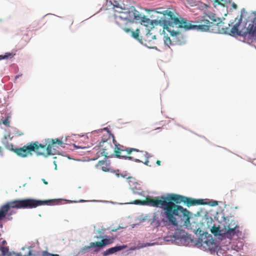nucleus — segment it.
<instances>
[{
    "label": "nucleus",
    "mask_w": 256,
    "mask_h": 256,
    "mask_svg": "<svg viewBox=\"0 0 256 256\" xmlns=\"http://www.w3.org/2000/svg\"><path fill=\"white\" fill-rule=\"evenodd\" d=\"M102 170H104V172L108 171V169L106 167H105V166H102Z\"/></svg>",
    "instance_id": "obj_27"
},
{
    "label": "nucleus",
    "mask_w": 256,
    "mask_h": 256,
    "mask_svg": "<svg viewBox=\"0 0 256 256\" xmlns=\"http://www.w3.org/2000/svg\"><path fill=\"white\" fill-rule=\"evenodd\" d=\"M136 150H133L130 160H132L136 162H142L145 164L152 166V164H150L148 160V154L147 152L143 150H140L138 149L134 148Z\"/></svg>",
    "instance_id": "obj_7"
},
{
    "label": "nucleus",
    "mask_w": 256,
    "mask_h": 256,
    "mask_svg": "<svg viewBox=\"0 0 256 256\" xmlns=\"http://www.w3.org/2000/svg\"><path fill=\"white\" fill-rule=\"evenodd\" d=\"M212 18L213 22H211L212 23V32L214 33H226L227 32V27L220 18L217 17L214 14V16H212Z\"/></svg>",
    "instance_id": "obj_10"
},
{
    "label": "nucleus",
    "mask_w": 256,
    "mask_h": 256,
    "mask_svg": "<svg viewBox=\"0 0 256 256\" xmlns=\"http://www.w3.org/2000/svg\"><path fill=\"white\" fill-rule=\"evenodd\" d=\"M214 14L208 13L204 16L200 20L196 22L198 24H194V22L188 21L186 19L182 18L178 28H183L185 30H196L202 32L210 31L212 32V16Z\"/></svg>",
    "instance_id": "obj_5"
},
{
    "label": "nucleus",
    "mask_w": 256,
    "mask_h": 256,
    "mask_svg": "<svg viewBox=\"0 0 256 256\" xmlns=\"http://www.w3.org/2000/svg\"><path fill=\"white\" fill-rule=\"evenodd\" d=\"M174 26L176 27L175 25H168L164 27V31L166 30L170 33L172 38V40L173 42L175 43V44H182L185 42L184 38L180 32L174 30Z\"/></svg>",
    "instance_id": "obj_9"
},
{
    "label": "nucleus",
    "mask_w": 256,
    "mask_h": 256,
    "mask_svg": "<svg viewBox=\"0 0 256 256\" xmlns=\"http://www.w3.org/2000/svg\"><path fill=\"white\" fill-rule=\"evenodd\" d=\"M156 163L158 165L160 166L161 162L160 160H157Z\"/></svg>",
    "instance_id": "obj_29"
},
{
    "label": "nucleus",
    "mask_w": 256,
    "mask_h": 256,
    "mask_svg": "<svg viewBox=\"0 0 256 256\" xmlns=\"http://www.w3.org/2000/svg\"><path fill=\"white\" fill-rule=\"evenodd\" d=\"M42 182H43L45 184H48V182H46L44 179L42 178Z\"/></svg>",
    "instance_id": "obj_28"
},
{
    "label": "nucleus",
    "mask_w": 256,
    "mask_h": 256,
    "mask_svg": "<svg viewBox=\"0 0 256 256\" xmlns=\"http://www.w3.org/2000/svg\"><path fill=\"white\" fill-rule=\"evenodd\" d=\"M52 254L49 253L47 251H44L42 252V256H52Z\"/></svg>",
    "instance_id": "obj_25"
},
{
    "label": "nucleus",
    "mask_w": 256,
    "mask_h": 256,
    "mask_svg": "<svg viewBox=\"0 0 256 256\" xmlns=\"http://www.w3.org/2000/svg\"><path fill=\"white\" fill-rule=\"evenodd\" d=\"M2 230H0V236H1V235H2Z\"/></svg>",
    "instance_id": "obj_37"
},
{
    "label": "nucleus",
    "mask_w": 256,
    "mask_h": 256,
    "mask_svg": "<svg viewBox=\"0 0 256 256\" xmlns=\"http://www.w3.org/2000/svg\"><path fill=\"white\" fill-rule=\"evenodd\" d=\"M148 32L146 34L145 40L146 41H150L152 40H154L156 38V36L153 35L152 32H151L150 30L148 29Z\"/></svg>",
    "instance_id": "obj_17"
},
{
    "label": "nucleus",
    "mask_w": 256,
    "mask_h": 256,
    "mask_svg": "<svg viewBox=\"0 0 256 256\" xmlns=\"http://www.w3.org/2000/svg\"><path fill=\"white\" fill-rule=\"evenodd\" d=\"M228 228H232L233 229H236L238 227V225L236 224L234 220H232L230 222V224L228 225Z\"/></svg>",
    "instance_id": "obj_21"
},
{
    "label": "nucleus",
    "mask_w": 256,
    "mask_h": 256,
    "mask_svg": "<svg viewBox=\"0 0 256 256\" xmlns=\"http://www.w3.org/2000/svg\"><path fill=\"white\" fill-rule=\"evenodd\" d=\"M113 242L112 238H106L102 240L100 242H92L88 246H85L84 248V250L90 249L92 248H95L94 251L98 252L100 248L108 245Z\"/></svg>",
    "instance_id": "obj_13"
},
{
    "label": "nucleus",
    "mask_w": 256,
    "mask_h": 256,
    "mask_svg": "<svg viewBox=\"0 0 256 256\" xmlns=\"http://www.w3.org/2000/svg\"><path fill=\"white\" fill-rule=\"evenodd\" d=\"M233 7H234V8H236V5L235 4H233Z\"/></svg>",
    "instance_id": "obj_34"
},
{
    "label": "nucleus",
    "mask_w": 256,
    "mask_h": 256,
    "mask_svg": "<svg viewBox=\"0 0 256 256\" xmlns=\"http://www.w3.org/2000/svg\"><path fill=\"white\" fill-rule=\"evenodd\" d=\"M246 33L251 38L256 36V25L254 26L253 24H250L247 28Z\"/></svg>",
    "instance_id": "obj_15"
},
{
    "label": "nucleus",
    "mask_w": 256,
    "mask_h": 256,
    "mask_svg": "<svg viewBox=\"0 0 256 256\" xmlns=\"http://www.w3.org/2000/svg\"><path fill=\"white\" fill-rule=\"evenodd\" d=\"M214 204H212V206H214V205L218 204V202H217L214 201Z\"/></svg>",
    "instance_id": "obj_33"
},
{
    "label": "nucleus",
    "mask_w": 256,
    "mask_h": 256,
    "mask_svg": "<svg viewBox=\"0 0 256 256\" xmlns=\"http://www.w3.org/2000/svg\"><path fill=\"white\" fill-rule=\"evenodd\" d=\"M124 246H116L113 248H111L106 250L103 252L104 256H108L115 253L116 252H118L124 248Z\"/></svg>",
    "instance_id": "obj_14"
},
{
    "label": "nucleus",
    "mask_w": 256,
    "mask_h": 256,
    "mask_svg": "<svg viewBox=\"0 0 256 256\" xmlns=\"http://www.w3.org/2000/svg\"><path fill=\"white\" fill-rule=\"evenodd\" d=\"M214 2L218 3V4H222L218 0H214Z\"/></svg>",
    "instance_id": "obj_30"
},
{
    "label": "nucleus",
    "mask_w": 256,
    "mask_h": 256,
    "mask_svg": "<svg viewBox=\"0 0 256 256\" xmlns=\"http://www.w3.org/2000/svg\"><path fill=\"white\" fill-rule=\"evenodd\" d=\"M6 148L15 152L18 156L25 158L28 156L29 154L32 155V152H27L26 148L30 146V143L27 144L26 146H24L22 148H14V146L12 144L7 143L4 144Z\"/></svg>",
    "instance_id": "obj_11"
},
{
    "label": "nucleus",
    "mask_w": 256,
    "mask_h": 256,
    "mask_svg": "<svg viewBox=\"0 0 256 256\" xmlns=\"http://www.w3.org/2000/svg\"><path fill=\"white\" fill-rule=\"evenodd\" d=\"M133 150H136L134 148H127L120 144H116L114 149L116 158L128 160L133 152Z\"/></svg>",
    "instance_id": "obj_8"
},
{
    "label": "nucleus",
    "mask_w": 256,
    "mask_h": 256,
    "mask_svg": "<svg viewBox=\"0 0 256 256\" xmlns=\"http://www.w3.org/2000/svg\"><path fill=\"white\" fill-rule=\"evenodd\" d=\"M184 202L188 206L196 205L206 204L204 200H195L183 196L176 194H168L166 196H162L159 199L158 198H146V200H135L132 203L136 204L147 205L156 208H160L164 211V214L168 222L172 225L178 226L176 216H184L186 218V223L189 222V212L182 206L178 205Z\"/></svg>",
    "instance_id": "obj_1"
},
{
    "label": "nucleus",
    "mask_w": 256,
    "mask_h": 256,
    "mask_svg": "<svg viewBox=\"0 0 256 256\" xmlns=\"http://www.w3.org/2000/svg\"><path fill=\"white\" fill-rule=\"evenodd\" d=\"M156 12L157 13L162 14V16L160 17L159 20L152 21L150 20V23L152 26H153L154 23L156 24L158 23L160 25H163L164 27L168 25H175L176 28H178L182 18H178L176 16V14L172 8L164 10L162 8H158L156 9Z\"/></svg>",
    "instance_id": "obj_6"
},
{
    "label": "nucleus",
    "mask_w": 256,
    "mask_h": 256,
    "mask_svg": "<svg viewBox=\"0 0 256 256\" xmlns=\"http://www.w3.org/2000/svg\"><path fill=\"white\" fill-rule=\"evenodd\" d=\"M8 120H5L4 122H3V124H7L8 123Z\"/></svg>",
    "instance_id": "obj_31"
},
{
    "label": "nucleus",
    "mask_w": 256,
    "mask_h": 256,
    "mask_svg": "<svg viewBox=\"0 0 256 256\" xmlns=\"http://www.w3.org/2000/svg\"><path fill=\"white\" fill-rule=\"evenodd\" d=\"M146 245H147V246H150V244H146Z\"/></svg>",
    "instance_id": "obj_38"
},
{
    "label": "nucleus",
    "mask_w": 256,
    "mask_h": 256,
    "mask_svg": "<svg viewBox=\"0 0 256 256\" xmlns=\"http://www.w3.org/2000/svg\"><path fill=\"white\" fill-rule=\"evenodd\" d=\"M1 251L2 253L3 256H6L9 253L8 248L7 247H2Z\"/></svg>",
    "instance_id": "obj_23"
},
{
    "label": "nucleus",
    "mask_w": 256,
    "mask_h": 256,
    "mask_svg": "<svg viewBox=\"0 0 256 256\" xmlns=\"http://www.w3.org/2000/svg\"><path fill=\"white\" fill-rule=\"evenodd\" d=\"M238 24H236L232 27L231 29V32L234 34H238V35H240V32L238 30Z\"/></svg>",
    "instance_id": "obj_20"
},
{
    "label": "nucleus",
    "mask_w": 256,
    "mask_h": 256,
    "mask_svg": "<svg viewBox=\"0 0 256 256\" xmlns=\"http://www.w3.org/2000/svg\"><path fill=\"white\" fill-rule=\"evenodd\" d=\"M164 44L168 46H170V45L175 44L174 42H173L172 40V38H170V37L168 36H164Z\"/></svg>",
    "instance_id": "obj_19"
},
{
    "label": "nucleus",
    "mask_w": 256,
    "mask_h": 256,
    "mask_svg": "<svg viewBox=\"0 0 256 256\" xmlns=\"http://www.w3.org/2000/svg\"><path fill=\"white\" fill-rule=\"evenodd\" d=\"M236 234V229L232 228H228V230L225 232V234L228 238H230Z\"/></svg>",
    "instance_id": "obj_18"
},
{
    "label": "nucleus",
    "mask_w": 256,
    "mask_h": 256,
    "mask_svg": "<svg viewBox=\"0 0 256 256\" xmlns=\"http://www.w3.org/2000/svg\"><path fill=\"white\" fill-rule=\"evenodd\" d=\"M99 163H100V164H104V161H100Z\"/></svg>",
    "instance_id": "obj_35"
},
{
    "label": "nucleus",
    "mask_w": 256,
    "mask_h": 256,
    "mask_svg": "<svg viewBox=\"0 0 256 256\" xmlns=\"http://www.w3.org/2000/svg\"><path fill=\"white\" fill-rule=\"evenodd\" d=\"M6 242V241H5V240H4V241L2 242V244H4Z\"/></svg>",
    "instance_id": "obj_36"
},
{
    "label": "nucleus",
    "mask_w": 256,
    "mask_h": 256,
    "mask_svg": "<svg viewBox=\"0 0 256 256\" xmlns=\"http://www.w3.org/2000/svg\"><path fill=\"white\" fill-rule=\"evenodd\" d=\"M52 256H60L58 254H52Z\"/></svg>",
    "instance_id": "obj_32"
},
{
    "label": "nucleus",
    "mask_w": 256,
    "mask_h": 256,
    "mask_svg": "<svg viewBox=\"0 0 256 256\" xmlns=\"http://www.w3.org/2000/svg\"><path fill=\"white\" fill-rule=\"evenodd\" d=\"M210 231L215 236L222 235L221 230H220V228L217 227L214 225L212 226Z\"/></svg>",
    "instance_id": "obj_16"
},
{
    "label": "nucleus",
    "mask_w": 256,
    "mask_h": 256,
    "mask_svg": "<svg viewBox=\"0 0 256 256\" xmlns=\"http://www.w3.org/2000/svg\"><path fill=\"white\" fill-rule=\"evenodd\" d=\"M13 54L12 53H6L4 55H0V60H2V59L7 58L9 57H12Z\"/></svg>",
    "instance_id": "obj_22"
},
{
    "label": "nucleus",
    "mask_w": 256,
    "mask_h": 256,
    "mask_svg": "<svg viewBox=\"0 0 256 256\" xmlns=\"http://www.w3.org/2000/svg\"><path fill=\"white\" fill-rule=\"evenodd\" d=\"M64 142L58 138L55 139H46L45 144L36 141L30 142V146L27 147V152H35L37 156H42L46 158L57 153V148L59 146H62Z\"/></svg>",
    "instance_id": "obj_4"
},
{
    "label": "nucleus",
    "mask_w": 256,
    "mask_h": 256,
    "mask_svg": "<svg viewBox=\"0 0 256 256\" xmlns=\"http://www.w3.org/2000/svg\"><path fill=\"white\" fill-rule=\"evenodd\" d=\"M99 152H100L102 156L105 157L110 158L112 155L113 146L108 140L102 141L100 143L98 148Z\"/></svg>",
    "instance_id": "obj_12"
},
{
    "label": "nucleus",
    "mask_w": 256,
    "mask_h": 256,
    "mask_svg": "<svg viewBox=\"0 0 256 256\" xmlns=\"http://www.w3.org/2000/svg\"><path fill=\"white\" fill-rule=\"evenodd\" d=\"M59 203L58 200H38L33 198L16 200L9 201L0 206V221L4 218L7 220H12V215L16 212L12 208H36L43 205L54 206ZM3 225L0 222V228H2Z\"/></svg>",
    "instance_id": "obj_3"
},
{
    "label": "nucleus",
    "mask_w": 256,
    "mask_h": 256,
    "mask_svg": "<svg viewBox=\"0 0 256 256\" xmlns=\"http://www.w3.org/2000/svg\"><path fill=\"white\" fill-rule=\"evenodd\" d=\"M31 254V252L30 250H28L27 254H22V252L18 254L19 256H29Z\"/></svg>",
    "instance_id": "obj_26"
},
{
    "label": "nucleus",
    "mask_w": 256,
    "mask_h": 256,
    "mask_svg": "<svg viewBox=\"0 0 256 256\" xmlns=\"http://www.w3.org/2000/svg\"><path fill=\"white\" fill-rule=\"evenodd\" d=\"M113 8L116 24L126 32L130 33L134 38L139 40L140 30L136 29L135 31H132L126 26L134 21H140L148 24L150 22V19L138 11L134 6L124 4L122 6L118 4L114 5Z\"/></svg>",
    "instance_id": "obj_2"
},
{
    "label": "nucleus",
    "mask_w": 256,
    "mask_h": 256,
    "mask_svg": "<svg viewBox=\"0 0 256 256\" xmlns=\"http://www.w3.org/2000/svg\"><path fill=\"white\" fill-rule=\"evenodd\" d=\"M74 146L76 148H82V149H85V148H88V146H78V145H76V144H74Z\"/></svg>",
    "instance_id": "obj_24"
}]
</instances>
